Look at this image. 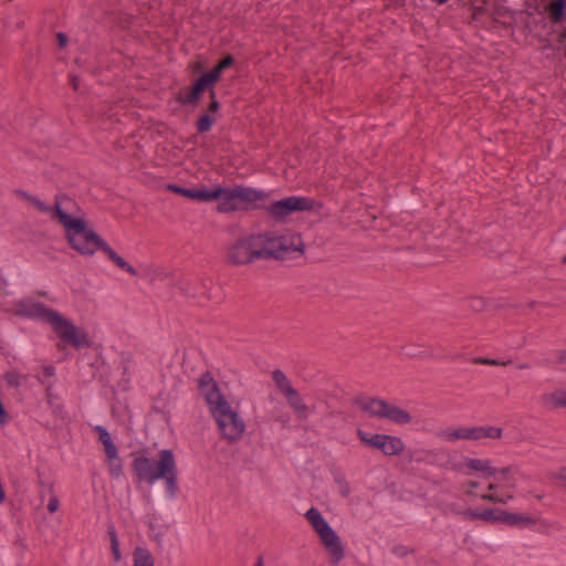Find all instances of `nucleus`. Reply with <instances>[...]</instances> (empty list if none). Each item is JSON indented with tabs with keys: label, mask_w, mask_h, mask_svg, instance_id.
Listing matches in <instances>:
<instances>
[{
	"label": "nucleus",
	"mask_w": 566,
	"mask_h": 566,
	"mask_svg": "<svg viewBox=\"0 0 566 566\" xmlns=\"http://www.w3.org/2000/svg\"><path fill=\"white\" fill-rule=\"evenodd\" d=\"M237 193L239 210L250 209L265 197L262 191L248 187H237Z\"/></svg>",
	"instance_id": "21"
},
{
	"label": "nucleus",
	"mask_w": 566,
	"mask_h": 566,
	"mask_svg": "<svg viewBox=\"0 0 566 566\" xmlns=\"http://www.w3.org/2000/svg\"><path fill=\"white\" fill-rule=\"evenodd\" d=\"M566 0H555L548 6L549 17L554 22H559L564 18Z\"/></svg>",
	"instance_id": "26"
},
{
	"label": "nucleus",
	"mask_w": 566,
	"mask_h": 566,
	"mask_svg": "<svg viewBox=\"0 0 566 566\" xmlns=\"http://www.w3.org/2000/svg\"><path fill=\"white\" fill-rule=\"evenodd\" d=\"M57 221L63 227L64 237L72 250L82 256H94L97 251L103 252L116 266L133 276L137 270L124 260L93 228L85 214L81 211L56 210Z\"/></svg>",
	"instance_id": "1"
},
{
	"label": "nucleus",
	"mask_w": 566,
	"mask_h": 566,
	"mask_svg": "<svg viewBox=\"0 0 566 566\" xmlns=\"http://www.w3.org/2000/svg\"><path fill=\"white\" fill-rule=\"evenodd\" d=\"M167 188L175 193L181 195L184 197L190 198L192 197V188H184L177 185H168Z\"/></svg>",
	"instance_id": "30"
},
{
	"label": "nucleus",
	"mask_w": 566,
	"mask_h": 566,
	"mask_svg": "<svg viewBox=\"0 0 566 566\" xmlns=\"http://www.w3.org/2000/svg\"><path fill=\"white\" fill-rule=\"evenodd\" d=\"M95 431L98 434L99 441L104 446L106 454V462L111 476L118 479L123 474V463L118 455L117 447L115 446L109 432L103 426H96Z\"/></svg>",
	"instance_id": "17"
},
{
	"label": "nucleus",
	"mask_w": 566,
	"mask_h": 566,
	"mask_svg": "<svg viewBox=\"0 0 566 566\" xmlns=\"http://www.w3.org/2000/svg\"><path fill=\"white\" fill-rule=\"evenodd\" d=\"M480 363L488 364V365H497L499 363L493 359H481Z\"/></svg>",
	"instance_id": "35"
},
{
	"label": "nucleus",
	"mask_w": 566,
	"mask_h": 566,
	"mask_svg": "<svg viewBox=\"0 0 566 566\" xmlns=\"http://www.w3.org/2000/svg\"><path fill=\"white\" fill-rule=\"evenodd\" d=\"M551 402L555 407H566V391L557 390L551 395Z\"/></svg>",
	"instance_id": "28"
},
{
	"label": "nucleus",
	"mask_w": 566,
	"mask_h": 566,
	"mask_svg": "<svg viewBox=\"0 0 566 566\" xmlns=\"http://www.w3.org/2000/svg\"><path fill=\"white\" fill-rule=\"evenodd\" d=\"M256 235L260 259L283 260L293 253L302 254L305 244L300 234L294 232H266Z\"/></svg>",
	"instance_id": "4"
},
{
	"label": "nucleus",
	"mask_w": 566,
	"mask_h": 566,
	"mask_svg": "<svg viewBox=\"0 0 566 566\" xmlns=\"http://www.w3.org/2000/svg\"><path fill=\"white\" fill-rule=\"evenodd\" d=\"M108 534H109V538H111V548H112L114 560L116 563H118L122 559V553H120L119 539H118L117 533H116L115 528L112 527L108 531Z\"/></svg>",
	"instance_id": "27"
},
{
	"label": "nucleus",
	"mask_w": 566,
	"mask_h": 566,
	"mask_svg": "<svg viewBox=\"0 0 566 566\" xmlns=\"http://www.w3.org/2000/svg\"><path fill=\"white\" fill-rule=\"evenodd\" d=\"M337 483H338V486H339V493L343 496H348V494L350 492V489H349V485L347 484V482L344 481V480H338Z\"/></svg>",
	"instance_id": "31"
},
{
	"label": "nucleus",
	"mask_w": 566,
	"mask_h": 566,
	"mask_svg": "<svg viewBox=\"0 0 566 566\" xmlns=\"http://www.w3.org/2000/svg\"><path fill=\"white\" fill-rule=\"evenodd\" d=\"M565 360H566V354H565Z\"/></svg>",
	"instance_id": "38"
},
{
	"label": "nucleus",
	"mask_w": 566,
	"mask_h": 566,
	"mask_svg": "<svg viewBox=\"0 0 566 566\" xmlns=\"http://www.w3.org/2000/svg\"><path fill=\"white\" fill-rule=\"evenodd\" d=\"M164 459H171L172 462H176V457L170 449H163L158 453V459L156 461L150 460L147 457H137L133 461V472L137 476L139 482H145L149 485H154L158 480H151L153 475H159L163 472V462Z\"/></svg>",
	"instance_id": "10"
},
{
	"label": "nucleus",
	"mask_w": 566,
	"mask_h": 566,
	"mask_svg": "<svg viewBox=\"0 0 566 566\" xmlns=\"http://www.w3.org/2000/svg\"><path fill=\"white\" fill-rule=\"evenodd\" d=\"M31 202L32 205L41 212L43 213H46L48 216H50L52 219H56L57 220V212L56 210H67L62 203L60 202H56V205L54 207H51L49 205H46L45 202L41 201L40 199L38 198H32L31 199Z\"/></svg>",
	"instance_id": "25"
},
{
	"label": "nucleus",
	"mask_w": 566,
	"mask_h": 566,
	"mask_svg": "<svg viewBox=\"0 0 566 566\" xmlns=\"http://www.w3.org/2000/svg\"><path fill=\"white\" fill-rule=\"evenodd\" d=\"M199 387L221 439L229 443L239 442L247 430L240 400L229 401L210 375L202 376Z\"/></svg>",
	"instance_id": "2"
},
{
	"label": "nucleus",
	"mask_w": 566,
	"mask_h": 566,
	"mask_svg": "<svg viewBox=\"0 0 566 566\" xmlns=\"http://www.w3.org/2000/svg\"><path fill=\"white\" fill-rule=\"evenodd\" d=\"M272 378L280 390V392L285 397L290 407L294 410V412L300 418L307 417V406L305 405L303 398L300 394L294 389L292 382L286 377V375L280 370L275 369L272 373Z\"/></svg>",
	"instance_id": "14"
},
{
	"label": "nucleus",
	"mask_w": 566,
	"mask_h": 566,
	"mask_svg": "<svg viewBox=\"0 0 566 566\" xmlns=\"http://www.w3.org/2000/svg\"><path fill=\"white\" fill-rule=\"evenodd\" d=\"M7 312L25 319L46 321L52 308L32 297H22L6 308Z\"/></svg>",
	"instance_id": "12"
},
{
	"label": "nucleus",
	"mask_w": 566,
	"mask_h": 566,
	"mask_svg": "<svg viewBox=\"0 0 566 566\" xmlns=\"http://www.w3.org/2000/svg\"><path fill=\"white\" fill-rule=\"evenodd\" d=\"M463 468L467 474L478 472L484 479L492 480L486 485V491H481L482 482L476 479H470L462 483V492L471 499H481L484 501L506 504L514 499L510 489L514 488V483L510 480L509 468L497 469L490 459L469 458L465 459Z\"/></svg>",
	"instance_id": "3"
},
{
	"label": "nucleus",
	"mask_w": 566,
	"mask_h": 566,
	"mask_svg": "<svg viewBox=\"0 0 566 566\" xmlns=\"http://www.w3.org/2000/svg\"><path fill=\"white\" fill-rule=\"evenodd\" d=\"M48 510L51 513H54L59 510V500L55 496L50 499L49 504H48Z\"/></svg>",
	"instance_id": "32"
},
{
	"label": "nucleus",
	"mask_w": 566,
	"mask_h": 566,
	"mask_svg": "<svg viewBox=\"0 0 566 566\" xmlns=\"http://www.w3.org/2000/svg\"><path fill=\"white\" fill-rule=\"evenodd\" d=\"M272 378L280 390V392L285 397L290 407L294 410V412L300 418L307 417V406L305 405L303 398L300 394L294 389L292 382L286 377V375L280 370L275 369L272 373Z\"/></svg>",
	"instance_id": "13"
},
{
	"label": "nucleus",
	"mask_w": 566,
	"mask_h": 566,
	"mask_svg": "<svg viewBox=\"0 0 566 566\" xmlns=\"http://www.w3.org/2000/svg\"><path fill=\"white\" fill-rule=\"evenodd\" d=\"M563 261L566 263V254L564 255Z\"/></svg>",
	"instance_id": "37"
},
{
	"label": "nucleus",
	"mask_w": 566,
	"mask_h": 566,
	"mask_svg": "<svg viewBox=\"0 0 566 566\" xmlns=\"http://www.w3.org/2000/svg\"><path fill=\"white\" fill-rule=\"evenodd\" d=\"M134 566H155L154 558L149 549L138 546L133 553Z\"/></svg>",
	"instance_id": "24"
},
{
	"label": "nucleus",
	"mask_w": 566,
	"mask_h": 566,
	"mask_svg": "<svg viewBox=\"0 0 566 566\" xmlns=\"http://www.w3.org/2000/svg\"><path fill=\"white\" fill-rule=\"evenodd\" d=\"M505 525L528 528L541 533H548L556 528L553 522L538 515H526L510 512H506Z\"/></svg>",
	"instance_id": "18"
},
{
	"label": "nucleus",
	"mask_w": 566,
	"mask_h": 566,
	"mask_svg": "<svg viewBox=\"0 0 566 566\" xmlns=\"http://www.w3.org/2000/svg\"><path fill=\"white\" fill-rule=\"evenodd\" d=\"M218 192L217 209L219 212H232L239 210L237 187L223 188L218 185Z\"/></svg>",
	"instance_id": "20"
},
{
	"label": "nucleus",
	"mask_w": 566,
	"mask_h": 566,
	"mask_svg": "<svg viewBox=\"0 0 566 566\" xmlns=\"http://www.w3.org/2000/svg\"><path fill=\"white\" fill-rule=\"evenodd\" d=\"M357 437L367 447L381 451L387 457L399 455L405 451L401 438L386 433H369L358 429Z\"/></svg>",
	"instance_id": "11"
},
{
	"label": "nucleus",
	"mask_w": 566,
	"mask_h": 566,
	"mask_svg": "<svg viewBox=\"0 0 566 566\" xmlns=\"http://www.w3.org/2000/svg\"><path fill=\"white\" fill-rule=\"evenodd\" d=\"M467 515L473 520H482L492 523L505 524L506 511L500 509H489L484 511H468Z\"/></svg>",
	"instance_id": "22"
},
{
	"label": "nucleus",
	"mask_w": 566,
	"mask_h": 566,
	"mask_svg": "<svg viewBox=\"0 0 566 566\" xmlns=\"http://www.w3.org/2000/svg\"><path fill=\"white\" fill-rule=\"evenodd\" d=\"M439 436L443 441L450 443L459 440L500 439L502 429L493 426L458 427L446 429Z\"/></svg>",
	"instance_id": "9"
},
{
	"label": "nucleus",
	"mask_w": 566,
	"mask_h": 566,
	"mask_svg": "<svg viewBox=\"0 0 566 566\" xmlns=\"http://www.w3.org/2000/svg\"><path fill=\"white\" fill-rule=\"evenodd\" d=\"M226 259L233 265H247L260 260L255 234L239 237L228 243Z\"/></svg>",
	"instance_id": "8"
},
{
	"label": "nucleus",
	"mask_w": 566,
	"mask_h": 566,
	"mask_svg": "<svg viewBox=\"0 0 566 566\" xmlns=\"http://www.w3.org/2000/svg\"><path fill=\"white\" fill-rule=\"evenodd\" d=\"M314 201L304 196H291L273 202L269 207V213L275 219H284L285 217L312 209Z\"/></svg>",
	"instance_id": "15"
},
{
	"label": "nucleus",
	"mask_w": 566,
	"mask_h": 566,
	"mask_svg": "<svg viewBox=\"0 0 566 566\" xmlns=\"http://www.w3.org/2000/svg\"><path fill=\"white\" fill-rule=\"evenodd\" d=\"M163 472L159 475H153L151 480H164L166 491L170 497H175L178 490V471H177V462H172L171 459H164Z\"/></svg>",
	"instance_id": "19"
},
{
	"label": "nucleus",
	"mask_w": 566,
	"mask_h": 566,
	"mask_svg": "<svg viewBox=\"0 0 566 566\" xmlns=\"http://www.w3.org/2000/svg\"><path fill=\"white\" fill-rule=\"evenodd\" d=\"M212 98H214V93L212 92ZM210 109L217 112L219 109V103L216 99H212L210 104Z\"/></svg>",
	"instance_id": "34"
},
{
	"label": "nucleus",
	"mask_w": 566,
	"mask_h": 566,
	"mask_svg": "<svg viewBox=\"0 0 566 566\" xmlns=\"http://www.w3.org/2000/svg\"><path fill=\"white\" fill-rule=\"evenodd\" d=\"M213 124V118L209 115H203L199 118L197 127L199 132H208Z\"/></svg>",
	"instance_id": "29"
},
{
	"label": "nucleus",
	"mask_w": 566,
	"mask_h": 566,
	"mask_svg": "<svg viewBox=\"0 0 566 566\" xmlns=\"http://www.w3.org/2000/svg\"><path fill=\"white\" fill-rule=\"evenodd\" d=\"M233 63V59L231 56L224 57L214 69L209 72L203 73L195 83L190 93L184 98V102L187 104L195 103L200 97L201 93L208 88L212 87L214 83L219 80L221 73L231 66Z\"/></svg>",
	"instance_id": "16"
},
{
	"label": "nucleus",
	"mask_w": 566,
	"mask_h": 566,
	"mask_svg": "<svg viewBox=\"0 0 566 566\" xmlns=\"http://www.w3.org/2000/svg\"><path fill=\"white\" fill-rule=\"evenodd\" d=\"M218 196V185L210 188L201 186L198 188H192L191 199L202 202H210L217 200Z\"/></svg>",
	"instance_id": "23"
},
{
	"label": "nucleus",
	"mask_w": 566,
	"mask_h": 566,
	"mask_svg": "<svg viewBox=\"0 0 566 566\" xmlns=\"http://www.w3.org/2000/svg\"><path fill=\"white\" fill-rule=\"evenodd\" d=\"M304 516L318 536L332 562L338 564L345 557V548L339 535L316 507L308 509Z\"/></svg>",
	"instance_id": "5"
},
{
	"label": "nucleus",
	"mask_w": 566,
	"mask_h": 566,
	"mask_svg": "<svg viewBox=\"0 0 566 566\" xmlns=\"http://www.w3.org/2000/svg\"><path fill=\"white\" fill-rule=\"evenodd\" d=\"M57 39H59L60 46H61V48H64V46L66 45V43H67V38H66V35H64L63 33H60V34L57 35Z\"/></svg>",
	"instance_id": "33"
},
{
	"label": "nucleus",
	"mask_w": 566,
	"mask_h": 566,
	"mask_svg": "<svg viewBox=\"0 0 566 566\" xmlns=\"http://www.w3.org/2000/svg\"><path fill=\"white\" fill-rule=\"evenodd\" d=\"M255 566H265V565H264L263 560L260 558V559L256 562Z\"/></svg>",
	"instance_id": "36"
},
{
	"label": "nucleus",
	"mask_w": 566,
	"mask_h": 566,
	"mask_svg": "<svg viewBox=\"0 0 566 566\" xmlns=\"http://www.w3.org/2000/svg\"><path fill=\"white\" fill-rule=\"evenodd\" d=\"M54 333L64 344H70L75 348L90 347L91 342L85 329L77 327L70 318L60 312L52 310L46 321Z\"/></svg>",
	"instance_id": "6"
},
{
	"label": "nucleus",
	"mask_w": 566,
	"mask_h": 566,
	"mask_svg": "<svg viewBox=\"0 0 566 566\" xmlns=\"http://www.w3.org/2000/svg\"><path fill=\"white\" fill-rule=\"evenodd\" d=\"M356 405L364 412L373 417L388 419L397 424H407L412 420L407 410L388 403L382 399L363 396L356 399Z\"/></svg>",
	"instance_id": "7"
}]
</instances>
